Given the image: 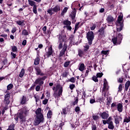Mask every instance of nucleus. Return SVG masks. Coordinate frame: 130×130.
Listing matches in <instances>:
<instances>
[{"mask_svg": "<svg viewBox=\"0 0 130 130\" xmlns=\"http://www.w3.org/2000/svg\"><path fill=\"white\" fill-rule=\"evenodd\" d=\"M52 11H53V12H55V13L58 12V11H60V6H59V5H56V6H55V7L52 8Z\"/></svg>", "mask_w": 130, "mask_h": 130, "instance_id": "obj_18", "label": "nucleus"}, {"mask_svg": "<svg viewBox=\"0 0 130 130\" xmlns=\"http://www.w3.org/2000/svg\"><path fill=\"white\" fill-rule=\"evenodd\" d=\"M89 102L90 104H94V103H95L96 101L95 99H90Z\"/></svg>", "mask_w": 130, "mask_h": 130, "instance_id": "obj_57", "label": "nucleus"}, {"mask_svg": "<svg viewBox=\"0 0 130 130\" xmlns=\"http://www.w3.org/2000/svg\"><path fill=\"white\" fill-rule=\"evenodd\" d=\"M76 9L74 8V10H73L72 12H71V14L70 15V17H71L72 21L76 18Z\"/></svg>", "mask_w": 130, "mask_h": 130, "instance_id": "obj_15", "label": "nucleus"}, {"mask_svg": "<svg viewBox=\"0 0 130 130\" xmlns=\"http://www.w3.org/2000/svg\"><path fill=\"white\" fill-rule=\"evenodd\" d=\"M17 29H16V27H13L12 29L11 32H12V34H15V32H16Z\"/></svg>", "mask_w": 130, "mask_h": 130, "instance_id": "obj_63", "label": "nucleus"}, {"mask_svg": "<svg viewBox=\"0 0 130 130\" xmlns=\"http://www.w3.org/2000/svg\"><path fill=\"white\" fill-rule=\"evenodd\" d=\"M40 63V58L39 54H37V57L34 61V65H38Z\"/></svg>", "mask_w": 130, "mask_h": 130, "instance_id": "obj_17", "label": "nucleus"}, {"mask_svg": "<svg viewBox=\"0 0 130 130\" xmlns=\"http://www.w3.org/2000/svg\"><path fill=\"white\" fill-rule=\"evenodd\" d=\"M98 32L99 33V36L100 37H106L104 27H102L101 28H100Z\"/></svg>", "mask_w": 130, "mask_h": 130, "instance_id": "obj_13", "label": "nucleus"}, {"mask_svg": "<svg viewBox=\"0 0 130 130\" xmlns=\"http://www.w3.org/2000/svg\"><path fill=\"white\" fill-rule=\"evenodd\" d=\"M52 11H53V8L52 9H48L47 10V12L50 15H53V12H52Z\"/></svg>", "mask_w": 130, "mask_h": 130, "instance_id": "obj_50", "label": "nucleus"}, {"mask_svg": "<svg viewBox=\"0 0 130 130\" xmlns=\"http://www.w3.org/2000/svg\"><path fill=\"white\" fill-rule=\"evenodd\" d=\"M15 124H14V123H12V124H10V125H9L8 129H7L6 130H15Z\"/></svg>", "mask_w": 130, "mask_h": 130, "instance_id": "obj_23", "label": "nucleus"}, {"mask_svg": "<svg viewBox=\"0 0 130 130\" xmlns=\"http://www.w3.org/2000/svg\"><path fill=\"white\" fill-rule=\"evenodd\" d=\"M84 50L83 51V50H82L81 49H79L78 55L79 56V57L82 58L83 56H84Z\"/></svg>", "mask_w": 130, "mask_h": 130, "instance_id": "obj_21", "label": "nucleus"}, {"mask_svg": "<svg viewBox=\"0 0 130 130\" xmlns=\"http://www.w3.org/2000/svg\"><path fill=\"white\" fill-rule=\"evenodd\" d=\"M10 92L9 91H7V93L4 96V103L6 105H9L10 103Z\"/></svg>", "mask_w": 130, "mask_h": 130, "instance_id": "obj_10", "label": "nucleus"}, {"mask_svg": "<svg viewBox=\"0 0 130 130\" xmlns=\"http://www.w3.org/2000/svg\"><path fill=\"white\" fill-rule=\"evenodd\" d=\"M62 77H67L68 76V72H64L62 75Z\"/></svg>", "mask_w": 130, "mask_h": 130, "instance_id": "obj_60", "label": "nucleus"}, {"mask_svg": "<svg viewBox=\"0 0 130 130\" xmlns=\"http://www.w3.org/2000/svg\"><path fill=\"white\" fill-rule=\"evenodd\" d=\"M34 68L36 70V74H37V75H41V76L45 75V73H42L41 69H40V67L38 66H35Z\"/></svg>", "mask_w": 130, "mask_h": 130, "instance_id": "obj_11", "label": "nucleus"}, {"mask_svg": "<svg viewBox=\"0 0 130 130\" xmlns=\"http://www.w3.org/2000/svg\"><path fill=\"white\" fill-rule=\"evenodd\" d=\"M69 81H70L71 82H72L73 84H74L76 81L75 77H71L70 79H69Z\"/></svg>", "mask_w": 130, "mask_h": 130, "instance_id": "obj_46", "label": "nucleus"}, {"mask_svg": "<svg viewBox=\"0 0 130 130\" xmlns=\"http://www.w3.org/2000/svg\"><path fill=\"white\" fill-rule=\"evenodd\" d=\"M126 122V123H128L130 122V116H128V117L126 116L125 118L123 120V122Z\"/></svg>", "mask_w": 130, "mask_h": 130, "instance_id": "obj_39", "label": "nucleus"}, {"mask_svg": "<svg viewBox=\"0 0 130 130\" xmlns=\"http://www.w3.org/2000/svg\"><path fill=\"white\" fill-rule=\"evenodd\" d=\"M75 84H74L73 83H72V84L70 85V88L71 90L74 89V88H75Z\"/></svg>", "mask_w": 130, "mask_h": 130, "instance_id": "obj_55", "label": "nucleus"}, {"mask_svg": "<svg viewBox=\"0 0 130 130\" xmlns=\"http://www.w3.org/2000/svg\"><path fill=\"white\" fill-rule=\"evenodd\" d=\"M24 21H25L24 20H22V21L21 20H17L16 21V23L18 25H22V26H24V25H25V23H24Z\"/></svg>", "mask_w": 130, "mask_h": 130, "instance_id": "obj_25", "label": "nucleus"}, {"mask_svg": "<svg viewBox=\"0 0 130 130\" xmlns=\"http://www.w3.org/2000/svg\"><path fill=\"white\" fill-rule=\"evenodd\" d=\"M122 20L123 16H118L116 24L117 36L112 39L114 45H120L121 43H122L123 37V35L120 33V31L122 30L124 27L123 21H122Z\"/></svg>", "mask_w": 130, "mask_h": 130, "instance_id": "obj_1", "label": "nucleus"}, {"mask_svg": "<svg viewBox=\"0 0 130 130\" xmlns=\"http://www.w3.org/2000/svg\"><path fill=\"white\" fill-rule=\"evenodd\" d=\"M52 115H53L52 111H51V110H49L47 115V118L48 119L51 118Z\"/></svg>", "mask_w": 130, "mask_h": 130, "instance_id": "obj_29", "label": "nucleus"}, {"mask_svg": "<svg viewBox=\"0 0 130 130\" xmlns=\"http://www.w3.org/2000/svg\"><path fill=\"white\" fill-rule=\"evenodd\" d=\"M48 102V100L47 99H45V100H44V101H43V104L44 105H47Z\"/></svg>", "mask_w": 130, "mask_h": 130, "instance_id": "obj_58", "label": "nucleus"}, {"mask_svg": "<svg viewBox=\"0 0 130 130\" xmlns=\"http://www.w3.org/2000/svg\"><path fill=\"white\" fill-rule=\"evenodd\" d=\"M107 85H108V81H107L106 78H105L104 81V87L103 88L104 91H105V90H106Z\"/></svg>", "mask_w": 130, "mask_h": 130, "instance_id": "obj_22", "label": "nucleus"}, {"mask_svg": "<svg viewBox=\"0 0 130 130\" xmlns=\"http://www.w3.org/2000/svg\"><path fill=\"white\" fill-rule=\"evenodd\" d=\"M36 117L34 120V124L37 126L40 124V123H43L44 122V116L42 113L41 108H38L36 110Z\"/></svg>", "mask_w": 130, "mask_h": 130, "instance_id": "obj_3", "label": "nucleus"}, {"mask_svg": "<svg viewBox=\"0 0 130 130\" xmlns=\"http://www.w3.org/2000/svg\"><path fill=\"white\" fill-rule=\"evenodd\" d=\"M101 116L103 119H108L109 117V114L108 111H105V112H103Z\"/></svg>", "mask_w": 130, "mask_h": 130, "instance_id": "obj_14", "label": "nucleus"}, {"mask_svg": "<svg viewBox=\"0 0 130 130\" xmlns=\"http://www.w3.org/2000/svg\"><path fill=\"white\" fill-rule=\"evenodd\" d=\"M58 36L59 45L58 46V50H61L59 54V57H62L63 55H65L66 52L68 48V46L67 44H63V43L67 40V35H65L64 32H63V31H61V32L59 34Z\"/></svg>", "mask_w": 130, "mask_h": 130, "instance_id": "obj_2", "label": "nucleus"}, {"mask_svg": "<svg viewBox=\"0 0 130 130\" xmlns=\"http://www.w3.org/2000/svg\"><path fill=\"white\" fill-rule=\"evenodd\" d=\"M78 102H79L78 96H76L74 99V102H72V106H76V105H78Z\"/></svg>", "mask_w": 130, "mask_h": 130, "instance_id": "obj_19", "label": "nucleus"}, {"mask_svg": "<svg viewBox=\"0 0 130 130\" xmlns=\"http://www.w3.org/2000/svg\"><path fill=\"white\" fill-rule=\"evenodd\" d=\"M68 10V7H64V8L63 9L62 12L61 13V15H62L64 13H66Z\"/></svg>", "mask_w": 130, "mask_h": 130, "instance_id": "obj_47", "label": "nucleus"}, {"mask_svg": "<svg viewBox=\"0 0 130 130\" xmlns=\"http://www.w3.org/2000/svg\"><path fill=\"white\" fill-rule=\"evenodd\" d=\"M111 108L113 111L117 109L119 113H121L123 110V105L122 103H118V104H116V103H112Z\"/></svg>", "mask_w": 130, "mask_h": 130, "instance_id": "obj_5", "label": "nucleus"}, {"mask_svg": "<svg viewBox=\"0 0 130 130\" xmlns=\"http://www.w3.org/2000/svg\"><path fill=\"white\" fill-rule=\"evenodd\" d=\"M16 54H15V52L12 51V52H11V59H15L16 58Z\"/></svg>", "mask_w": 130, "mask_h": 130, "instance_id": "obj_37", "label": "nucleus"}, {"mask_svg": "<svg viewBox=\"0 0 130 130\" xmlns=\"http://www.w3.org/2000/svg\"><path fill=\"white\" fill-rule=\"evenodd\" d=\"M92 80H93V81H94L95 82H98L99 79H98V77L97 76V74H96V76L95 75H94L92 77Z\"/></svg>", "mask_w": 130, "mask_h": 130, "instance_id": "obj_41", "label": "nucleus"}, {"mask_svg": "<svg viewBox=\"0 0 130 130\" xmlns=\"http://www.w3.org/2000/svg\"><path fill=\"white\" fill-rule=\"evenodd\" d=\"M109 54V50H107V51L103 50L101 52V54L103 55V57H104V55H106V56H108Z\"/></svg>", "mask_w": 130, "mask_h": 130, "instance_id": "obj_30", "label": "nucleus"}, {"mask_svg": "<svg viewBox=\"0 0 130 130\" xmlns=\"http://www.w3.org/2000/svg\"><path fill=\"white\" fill-rule=\"evenodd\" d=\"M96 102L98 103H101L102 102H103V98H98L96 99Z\"/></svg>", "mask_w": 130, "mask_h": 130, "instance_id": "obj_53", "label": "nucleus"}, {"mask_svg": "<svg viewBox=\"0 0 130 130\" xmlns=\"http://www.w3.org/2000/svg\"><path fill=\"white\" fill-rule=\"evenodd\" d=\"M11 51L15 53L17 52H18V49L16 47V46H13L12 47Z\"/></svg>", "mask_w": 130, "mask_h": 130, "instance_id": "obj_34", "label": "nucleus"}, {"mask_svg": "<svg viewBox=\"0 0 130 130\" xmlns=\"http://www.w3.org/2000/svg\"><path fill=\"white\" fill-rule=\"evenodd\" d=\"M13 84H12V83H10L9 84H8V85H7V90H10V89H12V88H13Z\"/></svg>", "mask_w": 130, "mask_h": 130, "instance_id": "obj_42", "label": "nucleus"}, {"mask_svg": "<svg viewBox=\"0 0 130 130\" xmlns=\"http://www.w3.org/2000/svg\"><path fill=\"white\" fill-rule=\"evenodd\" d=\"M91 129L92 130H96L97 129V126L96 124H92L91 125Z\"/></svg>", "mask_w": 130, "mask_h": 130, "instance_id": "obj_48", "label": "nucleus"}, {"mask_svg": "<svg viewBox=\"0 0 130 130\" xmlns=\"http://www.w3.org/2000/svg\"><path fill=\"white\" fill-rule=\"evenodd\" d=\"M85 68V64H84V63H82L81 64H80L79 67V70H80V71H84Z\"/></svg>", "mask_w": 130, "mask_h": 130, "instance_id": "obj_28", "label": "nucleus"}, {"mask_svg": "<svg viewBox=\"0 0 130 130\" xmlns=\"http://www.w3.org/2000/svg\"><path fill=\"white\" fill-rule=\"evenodd\" d=\"M27 44V41L26 40H24L23 41H22V45L23 46H26Z\"/></svg>", "mask_w": 130, "mask_h": 130, "instance_id": "obj_62", "label": "nucleus"}, {"mask_svg": "<svg viewBox=\"0 0 130 130\" xmlns=\"http://www.w3.org/2000/svg\"><path fill=\"white\" fill-rule=\"evenodd\" d=\"M103 75V73L102 72H101V73L99 72V73L96 74V76L98 78V77L101 78L102 77Z\"/></svg>", "mask_w": 130, "mask_h": 130, "instance_id": "obj_52", "label": "nucleus"}, {"mask_svg": "<svg viewBox=\"0 0 130 130\" xmlns=\"http://www.w3.org/2000/svg\"><path fill=\"white\" fill-rule=\"evenodd\" d=\"M22 35L23 36H28L29 32L26 29H23L22 31Z\"/></svg>", "mask_w": 130, "mask_h": 130, "instance_id": "obj_36", "label": "nucleus"}, {"mask_svg": "<svg viewBox=\"0 0 130 130\" xmlns=\"http://www.w3.org/2000/svg\"><path fill=\"white\" fill-rule=\"evenodd\" d=\"M71 63V61H67L64 63V67L67 68L68 67L69 65H70Z\"/></svg>", "mask_w": 130, "mask_h": 130, "instance_id": "obj_44", "label": "nucleus"}, {"mask_svg": "<svg viewBox=\"0 0 130 130\" xmlns=\"http://www.w3.org/2000/svg\"><path fill=\"white\" fill-rule=\"evenodd\" d=\"M63 125H64V123H63V122H61V123H60L59 127L61 128V129H62V126H63Z\"/></svg>", "mask_w": 130, "mask_h": 130, "instance_id": "obj_64", "label": "nucleus"}, {"mask_svg": "<svg viewBox=\"0 0 130 130\" xmlns=\"http://www.w3.org/2000/svg\"><path fill=\"white\" fill-rule=\"evenodd\" d=\"M115 124H119L120 121H119V118H115Z\"/></svg>", "mask_w": 130, "mask_h": 130, "instance_id": "obj_56", "label": "nucleus"}, {"mask_svg": "<svg viewBox=\"0 0 130 130\" xmlns=\"http://www.w3.org/2000/svg\"><path fill=\"white\" fill-rule=\"evenodd\" d=\"M36 91H39V90H40V85H39V84L37 85L36 87Z\"/></svg>", "mask_w": 130, "mask_h": 130, "instance_id": "obj_59", "label": "nucleus"}, {"mask_svg": "<svg viewBox=\"0 0 130 130\" xmlns=\"http://www.w3.org/2000/svg\"><path fill=\"white\" fill-rule=\"evenodd\" d=\"M70 23V20H68V19L67 20H63V24H64V25H66V27H67V29H68V26Z\"/></svg>", "mask_w": 130, "mask_h": 130, "instance_id": "obj_27", "label": "nucleus"}, {"mask_svg": "<svg viewBox=\"0 0 130 130\" xmlns=\"http://www.w3.org/2000/svg\"><path fill=\"white\" fill-rule=\"evenodd\" d=\"M80 111V108L79 106L76 107L75 108V112H79Z\"/></svg>", "mask_w": 130, "mask_h": 130, "instance_id": "obj_61", "label": "nucleus"}, {"mask_svg": "<svg viewBox=\"0 0 130 130\" xmlns=\"http://www.w3.org/2000/svg\"><path fill=\"white\" fill-rule=\"evenodd\" d=\"M124 79V77H123V76H121V77L117 78V81L120 84H122L123 82Z\"/></svg>", "mask_w": 130, "mask_h": 130, "instance_id": "obj_31", "label": "nucleus"}, {"mask_svg": "<svg viewBox=\"0 0 130 130\" xmlns=\"http://www.w3.org/2000/svg\"><path fill=\"white\" fill-rule=\"evenodd\" d=\"M130 86V80H127L125 83V90L127 91L129 87Z\"/></svg>", "mask_w": 130, "mask_h": 130, "instance_id": "obj_20", "label": "nucleus"}, {"mask_svg": "<svg viewBox=\"0 0 130 130\" xmlns=\"http://www.w3.org/2000/svg\"><path fill=\"white\" fill-rule=\"evenodd\" d=\"M62 114L63 115H66L67 114V108H64L62 109Z\"/></svg>", "mask_w": 130, "mask_h": 130, "instance_id": "obj_49", "label": "nucleus"}, {"mask_svg": "<svg viewBox=\"0 0 130 130\" xmlns=\"http://www.w3.org/2000/svg\"><path fill=\"white\" fill-rule=\"evenodd\" d=\"M86 39L88 41V45H91L92 44V42L94 39V32L92 31H88L86 33Z\"/></svg>", "mask_w": 130, "mask_h": 130, "instance_id": "obj_6", "label": "nucleus"}, {"mask_svg": "<svg viewBox=\"0 0 130 130\" xmlns=\"http://www.w3.org/2000/svg\"><path fill=\"white\" fill-rule=\"evenodd\" d=\"M23 111L25 114V115H27V113L29 112V110L27 108V107H24V108H23Z\"/></svg>", "mask_w": 130, "mask_h": 130, "instance_id": "obj_35", "label": "nucleus"}, {"mask_svg": "<svg viewBox=\"0 0 130 130\" xmlns=\"http://www.w3.org/2000/svg\"><path fill=\"white\" fill-rule=\"evenodd\" d=\"M28 4L29 5H30V6H34V4H35V2L34 0H28Z\"/></svg>", "mask_w": 130, "mask_h": 130, "instance_id": "obj_38", "label": "nucleus"}, {"mask_svg": "<svg viewBox=\"0 0 130 130\" xmlns=\"http://www.w3.org/2000/svg\"><path fill=\"white\" fill-rule=\"evenodd\" d=\"M23 114V112H20V113H18L17 114L16 116L14 117V119L16 121V122L18 121L19 118V119H20L21 122H24V121H25V118Z\"/></svg>", "mask_w": 130, "mask_h": 130, "instance_id": "obj_9", "label": "nucleus"}, {"mask_svg": "<svg viewBox=\"0 0 130 130\" xmlns=\"http://www.w3.org/2000/svg\"><path fill=\"white\" fill-rule=\"evenodd\" d=\"M92 118L93 119V120H94V121H96V120L100 119V117L99 116H98V115H93Z\"/></svg>", "mask_w": 130, "mask_h": 130, "instance_id": "obj_43", "label": "nucleus"}, {"mask_svg": "<svg viewBox=\"0 0 130 130\" xmlns=\"http://www.w3.org/2000/svg\"><path fill=\"white\" fill-rule=\"evenodd\" d=\"M69 22H70V24H69V25L68 26V30H72V26H71V21H69Z\"/></svg>", "mask_w": 130, "mask_h": 130, "instance_id": "obj_54", "label": "nucleus"}, {"mask_svg": "<svg viewBox=\"0 0 130 130\" xmlns=\"http://www.w3.org/2000/svg\"><path fill=\"white\" fill-rule=\"evenodd\" d=\"M122 88H123V84H120L118 86V91L121 92L122 90Z\"/></svg>", "mask_w": 130, "mask_h": 130, "instance_id": "obj_45", "label": "nucleus"}, {"mask_svg": "<svg viewBox=\"0 0 130 130\" xmlns=\"http://www.w3.org/2000/svg\"><path fill=\"white\" fill-rule=\"evenodd\" d=\"M25 73V70L24 68H22L20 73H19V77L22 78L24 76V74Z\"/></svg>", "mask_w": 130, "mask_h": 130, "instance_id": "obj_26", "label": "nucleus"}, {"mask_svg": "<svg viewBox=\"0 0 130 130\" xmlns=\"http://www.w3.org/2000/svg\"><path fill=\"white\" fill-rule=\"evenodd\" d=\"M84 55H85V52H86L87 51H88L89 49V46L88 44H86L85 45V46H84Z\"/></svg>", "mask_w": 130, "mask_h": 130, "instance_id": "obj_40", "label": "nucleus"}, {"mask_svg": "<svg viewBox=\"0 0 130 130\" xmlns=\"http://www.w3.org/2000/svg\"><path fill=\"white\" fill-rule=\"evenodd\" d=\"M47 78V76H44V75H43L42 77H38V78H37L35 80V83L36 84H39L41 88V86L44 84V80H45V79H46Z\"/></svg>", "mask_w": 130, "mask_h": 130, "instance_id": "obj_7", "label": "nucleus"}, {"mask_svg": "<svg viewBox=\"0 0 130 130\" xmlns=\"http://www.w3.org/2000/svg\"><path fill=\"white\" fill-rule=\"evenodd\" d=\"M27 102V98L25 95H23L20 100L21 105H25Z\"/></svg>", "mask_w": 130, "mask_h": 130, "instance_id": "obj_16", "label": "nucleus"}, {"mask_svg": "<svg viewBox=\"0 0 130 130\" xmlns=\"http://www.w3.org/2000/svg\"><path fill=\"white\" fill-rule=\"evenodd\" d=\"M106 20L108 24H111L114 23L115 19L112 15H108L106 18Z\"/></svg>", "mask_w": 130, "mask_h": 130, "instance_id": "obj_12", "label": "nucleus"}, {"mask_svg": "<svg viewBox=\"0 0 130 130\" xmlns=\"http://www.w3.org/2000/svg\"><path fill=\"white\" fill-rule=\"evenodd\" d=\"M109 129H114L115 128V126L114 125V123L112 120H110L109 124L108 126Z\"/></svg>", "mask_w": 130, "mask_h": 130, "instance_id": "obj_24", "label": "nucleus"}, {"mask_svg": "<svg viewBox=\"0 0 130 130\" xmlns=\"http://www.w3.org/2000/svg\"><path fill=\"white\" fill-rule=\"evenodd\" d=\"M111 120H112V117L110 116L107 120V124H108V125H109Z\"/></svg>", "mask_w": 130, "mask_h": 130, "instance_id": "obj_51", "label": "nucleus"}, {"mask_svg": "<svg viewBox=\"0 0 130 130\" xmlns=\"http://www.w3.org/2000/svg\"><path fill=\"white\" fill-rule=\"evenodd\" d=\"M54 51L52 48V46H50L49 48H48V50L47 52H46L45 54H44V58L46 59L47 58H49L51 57V56H53Z\"/></svg>", "mask_w": 130, "mask_h": 130, "instance_id": "obj_8", "label": "nucleus"}, {"mask_svg": "<svg viewBox=\"0 0 130 130\" xmlns=\"http://www.w3.org/2000/svg\"><path fill=\"white\" fill-rule=\"evenodd\" d=\"M63 92V86L60 85V83H57L56 85L55 92H54L53 96L56 98H60L61 95H62Z\"/></svg>", "mask_w": 130, "mask_h": 130, "instance_id": "obj_4", "label": "nucleus"}, {"mask_svg": "<svg viewBox=\"0 0 130 130\" xmlns=\"http://www.w3.org/2000/svg\"><path fill=\"white\" fill-rule=\"evenodd\" d=\"M32 11L35 14H37V6L36 5V2L35 4L34 5Z\"/></svg>", "mask_w": 130, "mask_h": 130, "instance_id": "obj_33", "label": "nucleus"}, {"mask_svg": "<svg viewBox=\"0 0 130 130\" xmlns=\"http://www.w3.org/2000/svg\"><path fill=\"white\" fill-rule=\"evenodd\" d=\"M80 23V22H78L77 23H76L74 34H76V32L78 30V28H79V25Z\"/></svg>", "mask_w": 130, "mask_h": 130, "instance_id": "obj_32", "label": "nucleus"}]
</instances>
